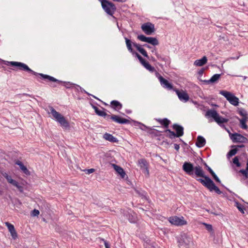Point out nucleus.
<instances>
[{
	"label": "nucleus",
	"instance_id": "nucleus-54",
	"mask_svg": "<svg viewBox=\"0 0 248 248\" xmlns=\"http://www.w3.org/2000/svg\"><path fill=\"white\" fill-rule=\"evenodd\" d=\"M204 68H202L201 69H200L199 71H198V74L199 75V76H202L204 72Z\"/></svg>",
	"mask_w": 248,
	"mask_h": 248
},
{
	"label": "nucleus",
	"instance_id": "nucleus-61",
	"mask_svg": "<svg viewBox=\"0 0 248 248\" xmlns=\"http://www.w3.org/2000/svg\"><path fill=\"white\" fill-rule=\"evenodd\" d=\"M136 191L137 193H138L141 197H145V196H144L143 194H141L139 190H136Z\"/></svg>",
	"mask_w": 248,
	"mask_h": 248
},
{
	"label": "nucleus",
	"instance_id": "nucleus-55",
	"mask_svg": "<svg viewBox=\"0 0 248 248\" xmlns=\"http://www.w3.org/2000/svg\"><path fill=\"white\" fill-rule=\"evenodd\" d=\"M103 240L104 241V245H105V248H110L108 243L107 241L104 240V239H103Z\"/></svg>",
	"mask_w": 248,
	"mask_h": 248
},
{
	"label": "nucleus",
	"instance_id": "nucleus-64",
	"mask_svg": "<svg viewBox=\"0 0 248 248\" xmlns=\"http://www.w3.org/2000/svg\"><path fill=\"white\" fill-rule=\"evenodd\" d=\"M2 64H0V67H2V68H3L5 70H7V68H6L4 66H3L2 65Z\"/></svg>",
	"mask_w": 248,
	"mask_h": 248
},
{
	"label": "nucleus",
	"instance_id": "nucleus-36",
	"mask_svg": "<svg viewBox=\"0 0 248 248\" xmlns=\"http://www.w3.org/2000/svg\"><path fill=\"white\" fill-rule=\"evenodd\" d=\"M144 247L145 248H155L154 243H152L150 240L144 242Z\"/></svg>",
	"mask_w": 248,
	"mask_h": 248
},
{
	"label": "nucleus",
	"instance_id": "nucleus-5",
	"mask_svg": "<svg viewBox=\"0 0 248 248\" xmlns=\"http://www.w3.org/2000/svg\"><path fill=\"white\" fill-rule=\"evenodd\" d=\"M1 64H3L8 66H11L16 67L18 70L24 71H30V67L26 64L18 62H9L1 60Z\"/></svg>",
	"mask_w": 248,
	"mask_h": 248
},
{
	"label": "nucleus",
	"instance_id": "nucleus-34",
	"mask_svg": "<svg viewBox=\"0 0 248 248\" xmlns=\"http://www.w3.org/2000/svg\"><path fill=\"white\" fill-rule=\"evenodd\" d=\"M229 152L227 153V156L228 158H230L234 155H235L237 152L238 151V149L235 147L232 148Z\"/></svg>",
	"mask_w": 248,
	"mask_h": 248
},
{
	"label": "nucleus",
	"instance_id": "nucleus-33",
	"mask_svg": "<svg viewBox=\"0 0 248 248\" xmlns=\"http://www.w3.org/2000/svg\"><path fill=\"white\" fill-rule=\"evenodd\" d=\"M164 132L168 133L166 136L168 138H169L170 139H173L174 138L176 137V135L175 134V133L174 131H171V130L169 129H165L164 131Z\"/></svg>",
	"mask_w": 248,
	"mask_h": 248
},
{
	"label": "nucleus",
	"instance_id": "nucleus-44",
	"mask_svg": "<svg viewBox=\"0 0 248 248\" xmlns=\"http://www.w3.org/2000/svg\"><path fill=\"white\" fill-rule=\"evenodd\" d=\"M210 174L216 182L221 184V181L214 171H212Z\"/></svg>",
	"mask_w": 248,
	"mask_h": 248
},
{
	"label": "nucleus",
	"instance_id": "nucleus-10",
	"mask_svg": "<svg viewBox=\"0 0 248 248\" xmlns=\"http://www.w3.org/2000/svg\"><path fill=\"white\" fill-rule=\"evenodd\" d=\"M137 38L141 41L150 44L154 46L159 44V41L155 37H147L143 34L139 35Z\"/></svg>",
	"mask_w": 248,
	"mask_h": 248
},
{
	"label": "nucleus",
	"instance_id": "nucleus-63",
	"mask_svg": "<svg viewBox=\"0 0 248 248\" xmlns=\"http://www.w3.org/2000/svg\"><path fill=\"white\" fill-rule=\"evenodd\" d=\"M155 52H156V48L155 47L154 48V49L153 50H152V52H153V53L155 52Z\"/></svg>",
	"mask_w": 248,
	"mask_h": 248
},
{
	"label": "nucleus",
	"instance_id": "nucleus-48",
	"mask_svg": "<svg viewBox=\"0 0 248 248\" xmlns=\"http://www.w3.org/2000/svg\"><path fill=\"white\" fill-rule=\"evenodd\" d=\"M248 170H247V169L246 170L242 169L239 170V172L242 173L245 177L246 178H248Z\"/></svg>",
	"mask_w": 248,
	"mask_h": 248
},
{
	"label": "nucleus",
	"instance_id": "nucleus-41",
	"mask_svg": "<svg viewBox=\"0 0 248 248\" xmlns=\"http://www.w3.org/2000/svg\"><path fill=\"white\" fill-rule=\"evenodd\" d=\"M61 84H63V85L67 89L70 88L71 86L72 85L76 86V84L70 82H65V81H62V83H61Z\"/></svg>",
	"mask_w": 248,
	"mask_h": 248
},
{
	"label": "nucleus",
	"instance_id": "nucleus-39",
	"mask_svg": "<svg viewBox=\"0 0 248 248\" xmlns=\"http://www.w3.org/2000/svg\"><path fill=\"white\" fill-rule=\"evenodd\" d=\"M232 162L234 164H235L236 167H241V164L240 163V162H239V157L238 156H235L233 159H232Z\"/></svg>",
	"mask_w": 248,
	"mask_h": 248
},
{
	"label": "nucleus",
	"instance_id": "nucleus-2",
	"mask_svg": "<svg viewBox=\"0 0 248 248\" xmlns=\"http://www.w3.org/2000/svg\"><path fill=\"white\" fill-rule=\"evenodd\" d=\"M205 117L209 119V122L215 121L220 126H222L223 124L226 123L229 121L228 119L220 116L217 112L214 109H208L205 114Z\"/></svg>",
	"mask_w": 248,
	"mask_h": 248
},
{
	"label": "nucleus",
	"instance_id": "nucleus-38",
	"mask_svg": "<svg viewBox=\"0 0 248 248\" xmlns=\"http://www.w3.org/2000/svg\"><path fill=\"white\" fill-rule=\"evenodd\" d=\"M238 112L243 118H248L247 112L245 109L243 108H238Z\"/></svg>",
	"mask_w": 248,
	"mask_h": 248
},
{
	"label": "nucleus",
	"instance_id": "nucleus-3",
	"mask_svg": "<svg viewBox=\"0 0 248 248\" xmlns=\"http://www.w3.org/2000/svg\"><path fill=\"white\" fill-rule=\"evenodd\" d=\"M50 113L56 121L60 124L61 126L65 129L70 128V124L65 118L60 113L57 112L53 107H49Z\"/></svg>",
	"mask_w": 248,
	"mask_h": 248
},
{
	"label": "nucleus",
	"instance_id": "nucleus-46",
	"mask_svg": "<svg viewBox=\"0 0 248 248\" xmlns=\"http://www.w3.org/2000/svg\"><path fill=\"white\" fill-rule=\"evenodd\" d=\"M16 184H13V185L15 186L18 190L21 193L23 192V187L21 186H20L19 183L16 181Z\"/></svg>",
	"mask_w": 248,
	"mask_h": 248
},
{
	"label": "nucleus",
	"instance_id": "nucleus-30",
	"mask_svg": "<svg viewBox=\"0 0 248 248\" xmlns=\"http://www.w3.org/2000/svg\"><path fill=\"white\" fill-rule=\"evenodd\" d=\"M147 132L150 135H153L154 137H159L161 136V134L159 133L160 132H162V131L154 128H150Z\"/></svg>",
	"mask_w": 248,
	"mask_h": 248
},
{
	"label": "nucleus",
	"instance_id": "nucleus-4",
	"mask_svg": "<svg viewBox=\"0 0 248 248\" xmlns=\"http://www.w3.org/2000/svg\"><path fill=\"white\" fill-rule=\"evenodd\" d=\"M101 3L102 8L108 15L112 16L116 10L115 5L112 2L108 0H99Z\"/></svg>",
	"mask_w": 248,
	"mask_h": 248
},
{
	"label": "nucleus",
	"instance_id": "nucleus-6",
	"mask_svg": "<svg viewBox=\"0 0 248 248\" xmlns=\"http://www.w3.org/2000/svg\"><path fill=\"white\" fill-rule=\"evenodd\" d=\"M219 93L224 96L232 105L237 106L239 104V99L232 93L224 90L220 91Z\"/></svg>",
	"mask_w": 248,
	"mask_h": 248
},
{
	"label": "nucleus",
	"instance_id": "nucleus-35",
	"mask_svg": "<svg viewBox=\"0 0 248 248\" xmlns=\"http://www.w3.org/2000/svg\"><path fill=\"white\" fill-rule=\"evenodd\" d=\"M235 205L241 213H245L244 211L246 210V208L243 205L240 203L238 201H235Z\"/></svg>",
	"mask_w": 248,
	"mask_h": 248
},
{
	"label": "nucleus",
	"instance_id": "nucleus-49",
	"mask_svg": "<svg viewBox=\"0 0 248 248\" xmlns=\"http://www.w3.org/2000/svg\"><path fill=\"white\" fill-rule=\"evenodd\" d=\"M113 115H109L107 114L106 112L105 113V116H104L103 117L106 119L107 121L111 120L112 121V117H113Z\"/></svg>",
	"mask_w": 248,
	"mask_h": 248
},
{
	"label": "nucleus",
	"instance_id": "nucleus-7",
	"mask_svg": "<svg viewBox=\"0 0 248 248\" xmlns=\"http://www.w3.org/2000/svg\"><path fill=\"white\" fill-rule=\"evenodd\" d=\"M29 70H30V71H27V72L28 73H31L36 76H40L42 79H43L45 80H48V81H50L57 82L58 84H60V83H62V81L59 80L50 76H49L47 75H45V74H42V73H38L37 72L33 71L30 68Z\"/></svg>",
	"mask_w": 248,
	"mask_h": 248
},
{
	"label": "nucleus",
	"instance_id": "nucleus-8",
	"mask_svg": "<svg viewBox=\"0 0 248 248\" xmlns=\"http://www.w3.org/2000/svg\"><path fill=\"white\" fill-rule=\"evenodd\" d=\"M229 133V136L233 143H246L248 141V139L240 134L237 133Z\"/></svg>",
	"mask_w": 248,
	"mask_h": 248
},
{
	"label": "nucleus",
	"instance_id": "nucleus-15",
	"mask_svg": "<svg viewBox=\"0 0 248 248\" xmlns=\"http://www.w3.org/2000/svg\"><path fill=\"white\" fill-rule=\"evenodd\" d=\"M156 77H158L160 84L162 85V86L165 88L168 89L169 90H171L174 89L173 88V85L172 84L169 82L168 80L164 78L162 76H161L158 72H156Z\"/></svg>",
	"mask_w": 248,
	"mask_h": 248
},
{
	"label": "nucleus",
	"instance_id": "nucleus-14",
	"mask_svg": "<svg viewBox=\"0 0 248 248\" xmlns=\"http://www.w3.org/2000/svg\"><path fill=\"white\" fill-rule=\"evenodd\" d=\"M173 90L175 92L179 99L182 102H186L189 99V96L188 93L183 90H179L177 89H174Z\"/></svg>",
	"mask_w": 248,
	"mask_h": 248
},
{
	"label": "nucleus",
	"instance_id": "nucleus-11",
	"mask_svg": "<svg viewBox=\"0 0 248 248\" xmlns=\"http://www.w3.org/2000/svg\"><path fill=\"white\" fill-rule=\"evenodd\" d=\"M141 30L147 35H151L155 31V25L151 22L143 24L141 27Z\"/></svg>",
	"mask_w": 248,
	"mask_h": 248
},
{
	"label": "nucleus",
	"instance_id": "nucleus-57",
	"mask_svg": "<svg viewBox=\"0 0 248 248\" xmlns=\"http://www.w3.org/2000/svg\"><path fill=\"white\" fill-rule=\"evenodd\" d=\"M92 108L94 109L95 112L96 113L98 110L99 108L95 106L92 104Z\"/></svg>",
	"mask_w": 248,
	"mask_h": 248
},
{
	"label": "nucleus",
	"instance_id": "nucleus-51",
	"mask_svg": "<svg viewBox=\"0 0 248 248\" xmlns=\"http://www.w3.org/2000/svg\"><path fill=\"white\" fill-rule=\"evenodd\" d=\"M155 55L158 59L161 60L162 61L166 62V59L165 58L162 57L157 52H155Z\"/></svg>",
	"mask_w": 248,
	"mask_h": 248
},
{
	"label": "nucleus",
	"instance_id": "nucleus-29",
	"mask_svg": "<svg viewBox=\"0 0 248 248\" xmlns=\"http://www.w3.org/2000/svg\"><path fill=\"white\" fill-rule=\"evenodd\" d=\"M237 118L240 121V127L243 129H247L248 128V126L246 124V122L247 121L248 118L245 117L240 119L238 117H237Z\"/></svg>",
	"mask_w": 248,
	"mask_h": 248
},
{
	"label": "nucleus",
	"instance_id": "nucleus-40",
	"mask_svg": "<svg viewBox=\"0 0 248 248\" xmlns=\"http://www.w3.org/2000/svg\"><path fill=\"white\" fill-rule=\"evenodd\" d=\"M76 87H77V88H79L80 89V90L81 92L84 93H85L87 94L88 95H92L93 98H95V99L100 101V100L99 98H98L97 97H96L94 95H92L91 94L88 93L87 92H86L85 90H84L82 88H81L78 85L76 84Z\"/></svg>",
	"mask_w": 248,
	"mask_h": 248
},
{
	"label": "nucleus",
	"instance_id": "nucleus-23",
	"mask_svg": "<svg viewBox=\"0 0 248 248\" xmlns=\"http://www.w3.org/2000/svg\"><path fill=\"white\" fill-rule=\"evenodd\" d=\"M16 164L19 167L20 170H22L24 174L27 175H30L31 174L30 171L28 170L27 167L23 164V163L21 161L19 160H17L16 162Z\"/></svg>",
	"mask_w": 248,
	"mask_h": 248
},
{
	"label": "nucleus",
	"instance_id": "nucleus-62",
	"mask_svg": "<svg viewBox=\"0 0 248 248\" xmlns=\"http://www.w3.org/2000/svg\"><path fill=\"white\" fill-rule=\"evenodd\" d=\"M221 186H223V187H224L230 193H232V191H231L229 189H228V188L225 187V186L223 185V184H221Z\"/></svg>",
	"mask_w": 248,
	"mask_h": 248
},
{
	"label": "nucleus",
	"instance_id": "nucleus-28",
	"mask_svg": "<svg viewBox=\"0 0 248 248\" xmlns=\"http://www.w3.org/2000/svg\"><path fill=\"white\" fill-rule=\"evenodd\" d=\"M207 59L206 56H203L202 59L197 60L194 62V64L198 66H202L207 63Z\"/></svg>",
	"mask_w": 248,
	"mask_h": 248
},
{
	"label": "nucleus",
	"instance_id": "nucleus-60",
	"mask_svg": "<svg viewBox=\"0 0 248 248\" xmlns=\"http://www.w3.org/2000/svg\"><path fill=\"white\" fill-rule=\"evenodd\" d=\"M114 1H117L119 2H124L126 1L127 0H112Z\"/></svg>",
	"mask_w": 248,
	"mask_h": 248
},
{
	"label": "nucleus",
	"instance_id": "nucleus-21",
	"mask_svg": "<svg viewBox=\"0 0 248 248\" xmlns=\"http://www.w3.org/2000/svg\"><path fill=\"white\" fill-rule=\"evenodd\" d=\"M155 120L158 123L166 129L169 128V125L170 124V121L168 119L165 118L164 119L155 118Z\"/></svg>",
	"mask_w": 248,
	"mask_h": 248
},
{
	"label": "nucleus",
	"instance_id": "nucleus-50",
	"mask_svg": "<svg viewBox=\"0 0 248 248\" xmlns=\"http://www.w3.org/2000/svg\"><path fill=\"white\" fill-rule=\"evenodd\" d=\"M39 213H40V212H39V210L34 209V210H33L32 211V213H31V215L33 217H35V216H37L38 215H39Z\"/></svg>",
	"mask_w": 248,
	"mask_h": 248
},
{
	"label": "nucleus",
	"instance_id": "nucleus-59",
	"mask_svg": "<svg viewBox=\"0 0 248 248\" xmlns=\"http://www.w3.org/2000/svg\"><path fill=\"white\" fill-rule=\"evenodd\" d=\"M143 46L144 47H147V48H152V46H151L150 45H149L148 44H145L143 45Z\"/></svg>",
	"mask_w": 248,
	"mask_h": 248
},
{
	"label": "nucleus",
	"instance_id": "nucleus-20",
	"mask_svg": "<svg viewBox=\"0 0 248 248\" xmlns=\"http://www.w3.org/2000/svg\"><path fill=\"white\" fill-rule=\"evenodd\" d=\"M6 226L7 227L9 231L11 233V236L14 239H15L17 237V232L15 229V227L13 225L9 222L5 223Z\"/></svg>",
	"mask_w": 248,
	"mask_h": 248
},
{
	"label": "nucleus",
	"instance_id": "nucleus-43",
	"mask_svg": "<svg viewBox=\"0 0 248 248\" xmlns=\"http://www.w3.org/2000/svg\"><path fill=\"white\" fill-rule=\"evenodd\" d=\"M200 159L203 165L205 167L206 170L210 172V173L213 171L212 169L207 165L206 163L202 158H200Z\"/></svg>",
	"mask_w": 248,
	"mask_h": 248
},
{
	"label": "nucleus",
	"instance_id": "nucleus-32",
	"mask_svg": "<svg viewBox=\"0 0 248 248\" xmlns=\"http://www.w3.org/2000/svg\"><path fill=\"white\" fill-rule=\"evenodd\" d=\"M2 175L7 180V182L8 183H9L10 184H12V185L14 184H16V181L13 179L12 178V177L10 175H8V173L4 172V173H2Z\"/></svg>",
	"mask_w": 248,
	"mask_h": 248
},
{
	"label": "nucleus",
	"instance_id": "nucleus-17",
	"mask_svg": "<svg viewBox=\"0 0 248 248\" xmlns=\"http://www.w3.org/2000/svg\"><path fill=\"white\" fill-rule=\"evenodd\" d=\"M220 77L221 74H216L214 75L209 80H202V79H200L199 78H198L201 81L204 83L205 84H209L217 83L218 79L220 78Z\"/></svg>",
	"mask_w": 248,
	"mask_h": 248
},
{
	"label": "nucleus",
	"instance_id": "nucleus-37",
	"mask_svg": "<svg viewBox=\"0 0 248 248\" xmlns=\"http://www.w3.org/2000/svg\"><path fill=\"white\" fill-rule=\"evenodd\" d=\"M133 122H134L135 123V126H137L138 125H140L141 126L140 127V129L142 130H145L146 129H149L150 127L146 126L145 124L140 123V122H137V121H133Z\"/></svg>",
	"mask_w": 248,
	"mask_h": 248
},
{
	"label": "nucleus",
	"instance_id": "nucleus-24",
	"mask_svg": "<svg viewBox=\"0 0 248 248\" xmlns=\"http://www.w3.org/2000/svg\"><path fill=\"white\" fill-rule=\"evenodd\" d=\"M111 107L116 111H119L122 108V104L117 100H112L110 102Z\"/></svg>",
	"mask_w": 248,
	"mask_h": 248
},
{
	"label": "nucleus",
	"instance_id": "nucleus-22",
	"mask_svg": "<svg viewBox=\"0 0 248 248\" xmlns=\"http://www.w3.org/2000/svg\"><path fill=\"white\" fill-rule=\"evenodd\" d=\"M112 165L114 169L121 176V177L122 178H124L126 175L124 169L122 167L115 164H112Z\"/></svg>",
	"mask_w": 248,
	"mask_h": 248
},
{
	"label": "nucleus",
	"instance_id": "nucleus-19",
	"mask_svg": "<svg viewBox=\"0 0 248 248\" xmlns=\"http://www.w3.org/2000/svg\"><path fill=\"white\" fill-rule=\"evenodd\" d=\"M172 128L175 130V134L177 138H179L184 135L183 127L177 124H174L172 125Z\"/></svg>",
	"mask_w": 248,
	"mask_h": 248
},
{
	"label": "nucleus",
	"instance_id": "nucleus-18",
	"mask_svg": "<svg viewBox=\"0 0 248 248\" xmlns=\"http://www.w3.org/2000/svg\"><path fill=\"white\" fill-rule=\"evenodd\" d=\"M112 118V121L119 124H124L130 123V121L129 120L123 118L119 115H113Z\"/></svg>",
	"mask_w": 248,
	"mask_h": 248
},
{
	"label": "nucleus",
	"instance_id": "nucleus-13",
	"mask_svg": "<svg viewBox=\"0 0 248 248\" xmlns=\"http://www.w3.org/2000/svg\"><path fill=\"white\" fill-rule=\"evenodd\" d=\"M133 46L135 47L137 50L144 57H146V58L153 62H156V60L154 57L151 56L150 57L148 56L146 51L141 47V46L140 45L137 43H133Z\"/></svg>",
	"mask_w": 248,
	"mask_h": 248
},
{
	"label": "nucleus",
	"instance_id": "nucleus-52",
	"mask_svg": "<svg viewBox=\"0 0 248 248\" xmlns=\"http://www.w3.org/2000/svg\"><path fill=\"white\" fill-rule=\"evenodd\" d=\"M94 171H95V169H85L84 170V171L86 174H88L93 172Z\"/></svg>",
	"mask_w": 248,
	"mask_h": 248
},
{
	"label": "nucleus",
	"instance_id": "nucleus-1",
	"mask_svg": "<svg viewBox=\"0 0 248 248\" xmlns=\"http://www.w3.org/2000/svg\"><path fill=\"white\" fill-rule=\"evenodd\" d=\"M182 169L186 174L189 176L193 177L195 175L197 177H201L196 180L210 191H214L217 194L223 193L213 181L209 176L205 175L204 172L201 166L198 165L194 167L192 163L185 162L182 166Z\"/></svg>",
	"mask_w": 248,
	"mask_h": 248
},
{
	"label": "nucleus",
	"instance_id": "nucleus-53",
	"mask_svg": "<svg viewBox=\"0 0 248 248\" xmlns=\"http://www.w3.org/2000/svg\"><path fill=\"white\" fill-rule=\"evenodd\" d=\"M235 147L239 150V148H242L245 147V145L240 144V145H232L231 146V148Z\"/></svg>",
	"mask_w": 248,
	"mask_h": 248
},
{
	"label": "nucleus",
	"instance_id": "nucleus-27",
	"mask_svg": "<svg viewBox=\"0 0 248 248\" xmlns=\"http://www.w3.org/2000/svg\"><path fill=\"white\" fill-rule=\"evenodd\" d=\"M146 69L150 72H154L155 71L154 67L152 66L145 59L140 63Z\"/></svg>",
	"mask_w": 248,
	"mask_h": 248
},
{
	"label": "nucleus",
	"instance_id": "nucleus-16",
	"mask_svg": "<svg viewBox=\"0 0 248 248\" xmlns=\"http://www.w3.org/2000/svg\"><path fill=\"white\" fill-rule=\"evenodd\" d=\"M139 164L142 172L146 175V177H148L149 176V170L148 163L147 161L145 159H140L139 160Z\"/></svg>",
	"mask_w": 248,
	"mask_h": 248
},
{
	"label": "nucleus",
	"instance_id": "nucleus-12",
	"mask_svg": "<svg viewBox=\"0 0 248 248\" xmlns=\"http://www.w3.org/2000/svg\"><path fill=\"white\" fill-rule=\"evenodd\" d=\"M169 220L171 224L176 226H182L187 223L183 217H181L177 216L171 217L169 218Z\"/></svg>",
	"mask_w": 248,
	"mask_h": 248
},
{
	"label": "nucleus",
	"instance_id": "nucleus-47",
	"mask_svg": "<svg viewBox=\"0 0 248 248\" xmlns=\"http://www.w3.org/2000/svg\"><path fill=\"white\" fill-rule=\"evenodd\" d=\"M203 225L205 226V229L210 232L213 231V227L211 224H208L205 223H203Z\"/></svg>",
	"mask_w": 248,
	"mask_h": 248
},
{
	"label": "nucleus",
	"instance_id": "nucleus-45",
	"mask_svg": "<svg viewBox=\"0 0 248 248\" xmlns=\"http://www.w3.org/2000/svg\"><path fill=\"white\" fill-rule=\"evenodd\" d=\"M102 108L103 110H101L99 109V110L96 112V114L99 116L103 117L104 116H105L106 112H105L104 110H106V109L104 108Z\"/></svg>",
	"mask_w": 248,
	"mask_h": 248
},
{
	"label": "nucleus",
	"instance_id": "nucleus-26",
	"mask_svg": "<svg viewBox=\"0 0 248 248\" xmlns=\"http://www.w3.org/2000/svg\"><path fill=\"white\" fill-rule=\"evenodd\" d=\"M103 138L107 140H108L112 143H117L118 142V140L113 136L111 134L106 133L103 135Z\"/></svg>",
	"mask_w": 248,
	"mask_h": 248
},
{
	"label": "nucleus",
	"instance_id": "nucleus-9",
	"mask_svg": "<svg viewBox=\"0 0 248 248\" xmlns=\"http://www.w3.org/2000/svg\"><path fill=\"white\" fill-rule=\"evenodd\" d=\"M177 242L179 246H184L186 247H188L190 243L192 242V239L187 234L183 233L181 234L180 236L178 238Z\"/></svg>",
	"mask_w": 248,
	"mask_h": 248
},
{
	"label": "nucleus",
	"instance_id": "nucleus-58",
	"mask_svg": "<svg viewBox=\"0 0 248 248\" xmlns=\"http://www.w3.org/2000/svg\"><path fill=\"white\" fill-rule=\"evenodd\" d=\"M174 149L177 150V151H178L179 148H180V146H179V144H176L175 143L174 144Z\"/></svg>",
	"mask_w": 248,
	"mask_h": 248
},
{
	"label": "nucleus",
	"instance_id": "nucleus-25",
	"mask_svg": "<svg viewBox=\"0 0 248 248\" xmlns=\"http://www.w3.org/2000/svg\"><path fill=\"white\" fill-rule=\"evenodd\" d=\"M205 139L202 136H198L196 142V146L198 148H202L205 145Z\"/></svg>",
	"mask_w": 248,
	"mask_h": 248
},
{
	"label": "nucleus",
	"instance_id": "nucleus-42",
	"mask_svg": "<svg viewBox=\"0 0 248 248\" xmlns=\"http://www.w3.org/2000/svg\"><path fill=\"white\" fill-rule=\"evenodd\" d=\"M131 53L138 58L140 63L144 60V59H143L139 53L136 52L135 50H134V52L133 51V52H131Z\"/></svg>",
	"mask_w": 248,
	"mask_h": 248
},
{
	"label": "nucleus",
	"instance_id": "nucleus-56",
	"mask_svg": "<svg viewBox=\"0 0 248 248\" xmlns=\"http://www.w3.org/2000/svg\"><path fill=\"white\" fill-rule=\"evenodd\" d=\"M92 108L94 109L95 112L96 113L98 110L99 108L95 106L92 104Z\"/></svg>",
	"mask_w": 248,
	"mask_h": 248
},
{
	"label": "nucleus",
	"instance_id": "nucleus-31",
	"mask_svg": "<svg viewBox=\"0 0 248 248\" xmlns=\"http://www.w3.org/2000/svg\"><path fill=\"white\" fill-rule=\"evenodd\" d=\"M124 39L125 41V43L126 45V47L129 52H134V49H133L132 47V44L133 45L134 42H132L130 39H128L126 37H124Z\"/></svg>",
	"mask_w": 248,
	"mask_h": 248
}]
</instances>
